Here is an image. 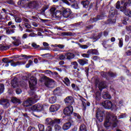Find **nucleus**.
<instances>
[{
  "label": "nucleus",
  "instance_id": "obj_48",
  "mask_svg": "<svg viewBox=\"0 0 131 131\" xmlns=\"http://www.w3.org/2000/svg\"><path fill=\"white\" fill-rule=\"evenodd\" d=\"M115 15H116V12L115 11H112L109 13L108 17L109 18H114Z\"/></svg>",
  "mask_w": 131,
  "mask_h": 131
},
{
  "label": "nucleus",
  "instance_id": "obj_47",
  "mask_svg": "<svg viewBox=\"0 0 131 131\" xmlns=\"http://www.w3.org/2000/svg\"><path fill=\"white\" fill-rule=\"evenodd\" d=\"M38 127L39 131H45V126L42 124H38Z\"/></svg>",
  "mask_w": 131,
  "mask_h": 131
},
{
  "label": "nucleus",
  "instance_id": "obj_55",
  "mask_svg": "<svg viewBox=\"0 0 131 131\" xmlns=\"http://www.w3.org/2000/svg\"><path fill=\"white\" fill-rule=\"evenodd\" d=\"M94 28V25H89L85 27L86 30H90V29H93Z\"/></svg>",
  "mask_w": 131,
  "mask_h": 131
},
{
  "label": "nucleus",
  "instance_id": "obj_34",
  "mask_svg": "<svg viewBox=\"0 0 131 131\" xmlns=\"http://www.w3.org/2000/svg\"><path fill=\"white\" fill-rule=\"evenodd\" d=\"M54 128L55 131H62V127L59 124H55Z\"/></svg>",
  "mask_w": 131,
  "mask_h": 131
},
{
  "label": "nucleus",
  "instance_id": "obj_45",
  "mask_svg": "<svg viewBox=\"0 0 131 131\" xmlns=\"http://www.w3.org/2000/svg\"><path fill=\"white\" fill-rule=\"evenodd\" d=\"M43 45L45 47V48L42 49L44 50L48 51V50H50V48H49V43L47 42H43Z\"/></svg>",
  "mask_w": 131,
  "mask_h": 131
},
{
  "label": "nucleus",
  "instance_id": "obj_17",
  "mask_svg": "<svg viewBox=\"0 0 131 131\" xmlns=\"http://www.w3.org/2000/svg\"><path fill=\"white\" fill-rule=\"evenodd\" d=\"M9 63H11V66L15 67L17 66V65H24V64H26V61H17L15 62L14 60H10Z\"/></svg>",
  "mask_w": 131,
  "mask_h": 131
},
{
  "label": "nucleus",
  "instance_id": "obj_13",
  "mask_svg": "<svg viewBox=\"0 0 131 131\" xmlns=\"http://www.w3.org/2000/svg\"><path fill=\"white\" fill-rule=\"evenodd\" d=\"M80 100L82 102V107L83 108V110H84V111H85V110H86V106L88 107H90V106H91V103L86 101V99H85V98L83 97H82Z\"/></svg>",
  "mask_w": 131,
  "mask_h": 131
},
{
  "label": "nucleus",
  "instance_id": "obj_8",
  "mask_svg": "<svg viewBox=\"0 0 131 131\" xmlns=\"http://www.w3.org/2000/svg\"><path fill=\"white\" fill-rule=\"evenodd\" d=\"M105 18V14L101 13L100 14L97 15L96 17L91 18L90 19V22L91 23H94L95 22H97L100 20H103Z\"/></svg>",
  "mask_w": 131,
  "mask_h": 131
},
{
  "label": "nucleus",
  "instance_id": "obj_46",
  "mask_svg": "<svg viewBox=\"0 0 131 131\" xmlns=\"http://www.w3.org/2000/svg\"><path fill=\"white\" fill-rule=\"evenodd\" d=\"M78 46L80 47L81 49H82L83 50H85L89 48V46L86 45H81L80 43H78Z\"/></svg>",
  "mask_w": 131,
  "mask_h": 131
},
{
  "label": "nucleus",
  "instance_id": "obj_1",
  "mask_svg": "<svg viewBox=\"0 0 131 131\" xmlns=\"http://www.w3.org/2000/svg\"><path fill=\"white\" fill-rule=\"evenodd\" d=\"M121 5H123V6H121L120 2L119 1H117L116 4V9L118 10L120 9V11L122 12L125 16H127L129 18H131V10L127 9L128 7H131V0H128V1H126V2L121 1Z\"/></svg>",
  "mask_w": 131,
  "mask_h": 131
},
{
  "label": "nucleus",
  "instance_id": "obj_40",
  "mask_svg": "<svg viewBox=\"0 0 131 131\" xmlns=\"http://www.w3.org/2000/svg\"><path fill=\"white\" fill-rule=\"evenodd\" d=\"M12 102L14 103V104H17V103H19L20 104L21 103V101H20L19 99H18V98H16L15 97H13L12 100Z\"/></svg>",
  "mask_w": 131,
  "mask_h": 131
},
{
  "label": "nucleus",
  "instance_id": "obj_37",
  "mask_svg": "<svg viewBox=\"0 0 131 131\" xmlns=\"http://www.w3.org/2000/svg\"><path fill=\"white\" fill-rule=\"evenodd\" d=\"M72 33L68 32H63L61 33V36H71Z\"/></svg>",
  "mask_w": 131,
  "mask_h": 131
},
{
  "label": "nucleus",
  "instance_id": "obj_18",
  "mask_svg": "<svg viewBox=\"0 0 131 131\" xmlns=\"http://www.w3.org/2000/svg\"><path fill=\"white\" fill-rule=\"evenodd\" d=\"M77 62L80 66H84V65H88L89 64V60L86 58L79 59Z\"/></svg>",
  "mask_w": 131,
  "mask_h": 131
},
{
  "label": "nucleus",
  "instance_id": "obj_56",
  "mask_svg": "<svg viewBox=\"0 0 131 131\" xmlns=\"http://www.w3.org/2000/svg\"><path fill=\"white\" fill-rule=\"evenodd\" d=\"M41 57H43V58H44V59H48V58H49V57H50V54L46 53L45 54H42V55H41Z\"/></svg>",
  "mask_w": 131,
  "mask_h": 131
},
{
  "label": "nucleus",
  "instance_id": "obj_23",
  "mask_svg": "<svg viewBox=\"0 0 131 131\" xmlns=\"http://www.w3.org/2000/svg\"><path fill=\"white\" fill-rule=\"evenodd\" d=\"M117 76V74L111 71L107 72V80H110V79H113Z\"/></svg>",
  "mask_w": 131,
  "mask_h": 131
},
{
  "label": "nucleus",
  "instance_id": "obj_58",
  "mask_svg": "<svg viewBox=\"0 0 131 131\" xmlns=\"http://www.w3.org/2000/svg\"><path fill=\"white\" fill-rule=\"evenodd\" d=\"M59 58V60H65V59H66V53L64 54V55H60Z\"/></svg>",
  "mask_w": 131,
  "mask_h": 131
},
{
  "label": "nucleus",
  "instance_id": "obj_10",
  "mask_svg": "<svg viewBox=\"0 0 131 131\" xmlns=\"http://www.w3.org/2000/svg\"><path fill=\"white\" fill-rule=\"evenodd\" d=\"M66 59L69 61L72 60V59H74L76 56H79V54L77 53H72V52H67L66 53Z\"/></svg>",
  "mask_w": 131,
  "mask_h": 131
},
{
  "label": "nucleus",
  "instance_id": "obj_53",
  "mask_svg": "<svg viewBox=\"0 0 131 131\" xmlns=\"http://www.w3.org/2000/svg\"><path fill=\"white\" fill-rule=\"evenodd\" d=\"M123 46V39L122 38H121L119 39V48H122Z\"/></svg>",
  "mask_w": 131,
  "mask_h": 131
},
{
  "label": "nucleus",
  "instance_id": "obj_60",
  "mask_svg": "<svg viewBox=\"0 0 131 131\" xmlns=\"http://www.w3.org/2000/svg\"><path fill=\"white\" fill-rule=\"evenodd\" d=\"M106 45H107V41L103 40L102 41V45L103 46V48H104V49H107V47H106Z\"/></svg>",
  "mask_w": 131,
  "mask_h": 131
},
{
  "label": "nucleus",
  "instance_id": "obj_12",
  "mask_svg": "<svg viewBox=\"0 0 131 131\" xmlns=\"http://www.w3.org/2000/svg\"><path fill=\"white\" fill-rule=\"evenodd\" d=\"M28 7L31 9H37L39 8V3L37 1H31L28 4Z\"/></svg>",
  "mask_w": 131,
  "mask_h": 131
},
{
  "label": "nucleus",
  "instance_id": "obj_41",
  "mask_svg": "<svg viewBox=\"0 0 131 131\" xmlns=\"http://www.w3.org/2000/svg\"><path fill=\"white\" fill-rule=\"evenodd\" d=\"M59 3L60 5L64 4L66 5H68V6H70V3L68 0H59Z\"/></svg>",
  "mask_w": 131,
  "mask_h": 131
},
{
  "label": "nucleus",
  "instance_id": "obj_64",
  "mask_svg": "<svg viewBox=\"0 0 131 131\" xmlns=\"http://www.w3.org/2000/svg\"><path fill=\"white\" fill-rule=\"evenodd\" d=\"M126 54L127 56H131V49L127 50Z\"/></svg>",
  "mask_w": 131,
  "mask_h": 131
},
{
  "label": "nucleus",
  "instance_id": "obj_19",
  "mask_svg": "<svg viewBox=\"0 0 131 131\" xmlns=\"http://www.w3.org/2000/svg\"><path fill=\"white\" fill-rule=\"evenodd\" d=\"M0 105H3L4 108H8L10 105V103L8 99H1L0 100Z\"/></svg>",
  "mask_w": 131,
  "mask_h": 131
},
{
  "label": "nucleus",
  "instance_id": "obj_63",
  "mask_svg": "<svg viewBox=\"0 0 131 131\" xmlns=\"http://www.w3.org/2000/svg\"><path fill=\"white\" fill-rule=\"evenodd\" d=\"M28 131H36V129L33 127H29Z\"/></svg>",
  "mask_w": 131,
  "mask_h": 131
},
{
  "label": "nucleus",
  "instance_id": "obj_25",
  "mask_svg": "<svg viewBox=\"0 0 131 131\" xmlns=\"http://www.w3.org/2000/svg\"><path fill=\"white\" fill-rule=\"evenodd\" d=\"M106 81H103L100 82L99 85H98V89L100 92L103 91L104 89L106 88Z\"/></svg>",
  "mask_w": 131,
  "mask_h": 131
},
{
  "label": "nucleus",
  "instance_id": "obj_51",
  "mask_svg": "<svg viewBox=\"0 0 131 131\" xmlns=\"http://www.w3.org/2000/svg\"><path fill=\"white\" fill-rule=\"evenodd\" d=\"M5 90V86L3 84H0V95L1 94H3L4 93V91Z\"/></svg>",
  "mask_w": 131,
  "mask_h": 131
},
{
  "label": "nucleus",
  "instance_id": "obj_3",
  "mask_svg": "<svg viewBox=\"0 0 131 131\" xmlns=\"http://www.w3.org/2000/svg\"><path fill=\"white\" fill-rule=\"evenodd\" d=\"M106 117L105 111L98 108L96 111V118L99 122H102Z\"/></svg>",
  "mask_w": 131,
  "mask_h": 131
},
{
  "label": "nucleus",
  "instance_id": "obj_52",
  "mask_svg": "<svg viewBox=\"0 0 131 131\" xmlns=\"http://www.w3.org/2000/svg\"><path fill=\"white\" fill-rule=\"evenodd\" d=\"M91 55V53H83L81 54L82 57L83 58H87L89 59L90 58V55Z\"/></svg>",
  "mask_w": 131,
  "mask_h": 131
},
{
  "label": "nucleus",
  "instance_id": "obj_6",
  "mask_svg": "<svg viewBox=\"0 0 131 131\" xmlns=\"http://www.w3.org/2000/svg\"><path fill=\"white\" fill-rule=\"evenodd\" d=\"M46 108H48V106L40 103H37L31 107V110L33 111L40 112L41 111H45V109H46Z\"/></svg>",
  "mask_w": 131,
  "mask_h": 131
},
{
  "label": "nucleus",
  "instance_id": "obj_9",
  "mask_svg": "<svg viewBox=\"0 0 131 131\" xmlns=\"http://www.w3.org/2000/svg\"><path fill=\"white\" fill-rule=\"evenodd\" d=\"M30 89L32 90H34V88L36 84L37 83V81L36 79L34 78V77H32L30 78V80L29 81Z\"/></svg>",
  "mask_w": 131,
  "mask_h": 131
},
{
  "label": "nucleus",
  "instance_id": "obj_22",
  "mask_svg": "<svg viewBox=\"0 0 131 131\" xmlns=\"http://www.w3.org/2000/svg\"><path fill=\"white\" fill-rule=\"evenodd\" d=\"M59 106L58 105H55L53 104L51 105L50 107V112H53V113H55L54 114H56V112L59 110Z\"/></svg>",
  "mask_w": 131,
  "mask_h": 131
},
{
  "label": "nucleus",
  "instance_id": "obj_36",
  "mask_svg": "<svg viewBox=\"0 0 131 131\" xmlns=\"http://www.w3.org/2000/svg\"><path fill=\"white\" fill-rule=\"evenodd\" d=\"M110 123H111V122L109 121L108 118H106L104 123V127H109V126H110V124H109Z\"/></svg>",
  "mask_w": 131,
  "mask_h": 131
},
{
  "label": "nucleus",
  "instance_id": "obj_4",
  "mask_svg": "<svg viewBox=\"0 0 131 131\" xmlns=\"http://www.w3.org/2000/svg\"><path fill=\"white\" fill-rule=\"evenodd\" d=\"M102 105L105 109H108L112 111L116 109V105L113 103L110 100H105L102 103Z\"/></svg>",
  "mask_w": 131,
  "mask_h": 131
},
{
  "label": "nucleus",
  "instance_id": "obj_49",
  "mask_svg": "<svg viewBox=\"0 0 131 131\" xmlns=\"http://www.w3.org/2000/svg\"><path fill=\"white\" fill-rule=\"evenodd\" d=\"M107 22L108 24H114L115 23V19L110 18L107 19Z\"/></svg>",
  "mask_w": 131,
  "mask_h": 131
},
{
  "label": "nucleus",
  "instance_id": "obj_43",
  "mask_svg": "<svg viewBox=\"0 0 131 131\" xmlns=\"http://www.w3.org/2000/svg\"><path fill=\"white\" fill-rule=\"evenodd\" d=\"M71 64L73 66V68L74 69H77L78 67V63L76 61H73L71 62Z\"/></svg>",
  "mask_w": 131,
  "mask_h": 131
},
{
  "label": "nucleus",
  "instance_id": "obj_39",
  "mask_svg": "<svg viewBox=\"0 0 131 131\" xmlns=\"http://www.w3.org/2000/svg\"><path fill=\"white\" fill-rule=\"evenodd\" d=\"M101 76L103 77V78H106L108 80V72H101Z\"/></svg>",
  "mask_w": 131,
  "mask_h": 131
},
{
  "label": "nucleus",
  "instance_id": "obj_33",
  "mask_svg": "<svg viewBox=\"0 0 131 131\" xmlns=\"http://www.w3.org/2000/svg\"><path fill=\"white\" fill-rule=\"evenodd\" d=\"M11 85L13 88H17L18 86V83H17V80L16 79H13L11 81Z\"/></svg>",
  "mask_w": 131,
  "mask_h": 131
},
{
  "label": "nucleus",
  "instance_id": "obj_62",
  "mask_svg": "<svg viewBox=\"0 0 131 131\" xmlns=\"http://www.w3.org/2000/svg\"><path fill=\"white\" fill-rule=\"evenodd\" d=\"M90 71V69L88 67L85 68V72L86 73V75L88 77L89 76V71Z\"/></svg>",
  "mask_w": 131,
  "mask_h": 131
},
{
  "label": "nucleus",
  "instance_id": "obj_7",
  "mask_svg": "<svg viewBox=\"0 0 131 131\" xmlns=\"http://www.w3.org/2000/svg\"><path fill=\"white\" fill-rule=\"evenodd\" d=\"M107 117L106 118H108L111 123H113V122H115L114 123V126L116 127V126H117V123H116L117 122V117H116V116H113L109 113H107Z\"/></svg>",
  "mask_w": 131,
  "mask_h": 131
},
{
  "label": "nucleus",
  "instance_id": "obj_59",
  "mask_svg": "<svg viewBox=\"0 0 131 131\" xmlns=\"http://www.w3.org/2000/svg\"><path fill=\"white\" fill-rule=\"evenodd\" d=\"M55 47H57V48H59V49H64V47H65V46L63 45H57L55 44Z\"/></svg>",
  "mask_w": 131,
  "mask_h": 131
},
{
  "label": "nucleus",
  "instance_id": "obj_29",
  "mask_svg": "<svg viewBox=\"0 0 131 131\" xmlns=\"http://www.w3.org/2000/svg\"><path fill=\"white\" fill-rule=\"evenodd\" d=\"M50 77H52V78H57V77H59V74L57 72H52L50 71Z\"/></svg>",
  "mask_w": 131,
  "mask_h": 131
},
{
  "label": "nucleus",
  "instance_id": "obj_14",
  "mask_svg": "<svg viewBox=\"0 0 131 131\" xmlns=\"http://www.w3.org/2000/svg\"><path fill=\"white\" fill-rule=\"evenodd\" d=\"M72 14V11H71V9L69 8L65 9L62 11V16L64 18H69Z\"/></svg>",
  "mask_w": 131,
  "mask_h": 131
},
{
  "label": "nucleus",
  "instance_id": "obj_57",
  "mask_svg": "<svg viewBox=\"0 0 131 131\" xmlns=\"http://www.w3.org/2000/svg\"><path fill=\"white\" fill-rule=\"evenodd\" d=\"M60 92V90H59V88H56L54 91H53V94H54V95H58V94H59V92Z\"/></svg>",
  "mask_w": 131,
  "mask_h": 131
},
{
  "label": "nucleus",
  "instance_id": "obj_54",
  "mask_svg": "<svg viewBox=\"0 0 131 131\" xmlns=\"http://www.w3.org/2000/svg\"><path fill=\"white\" fill-rule=\"evenodd\" d=\"M33 61L31 60H29L28 61V63H27L26 66V68H29L31 65H32Z\"/></svg>",
  "mask_w": 131,
  "mask_h": 131
},
{
  "label": "nucleus",
  "instance_id": "obj_15",
  "mask_svg": "<svg viewBox=\"0 0 131 131\" xmlns=\"http://www.w3.org/2000/svg\"><path fill=\"white\" fill-rule=\"evenodd\" d=\"M11 38H12L13 40H14L13 42H12V43L13 46H15V47H18L21 45V40H20V37H17L16 36H12Z\"/></svg>",
  "mask_w": 131,
  "mask_h": 131
},
{
  "label": "nucleus",
  "instance_id": "obj_42",
  "mask_svg": "<svg viewBox=\"0 0 131 131\" xmlns=\"http://www.w3.org/2000/svg\"><path fill=\"white\" fill-rule=\"evenodd\" d=\"M63 82L67 86H70V80L68 78H64V81Z\"/></svg>",
  "mask_w": 131,
  "mask_h": 131
},
{
  "label": "nucleus",
  "instance_id": "obj_16",
  "mask_svg": "<svg viewBox=\"0 0 131 131\" xmlns=\"http://www.w3.org/2000/svg\"><path fill=\"white\" fill-rule=\"evenodd\" d=\"M33 104V99L32 98H29L27 100L24 101L23 105L24 107H29Z\"/></svg>",
  "mask_w": 131,
  "mask_h": 131
},
{
  "label": "nucleus",
  "instance_id": "obj_5",
  "mask_svg": "<svg viewBox=\"0 0 131 131\" xmlns=\"http://www.w3.org/2000/svg\"><path fill=\"white\" fill-rule=\"evenodd\" d=\"M73 113V106L71 105L66 107L63 110L64 115L70 117V119H72Z\"/></svg>",
  "mask_w": 131,
  "mask_h": 131
},
{
  "label": "nucleus",
  "instance_id": "obj_30",
  "mask_svg": "<svg viewBox=\"0 0 131 131\" xmlns=\"http://www.w3.org/2000/svg\"><path fill=\"white\" fill-rule=\"evenodd\" d=\"M56 82L53 79L50 78V89H54L56 86Z\"/></svg>",
  "mask_w": 131,
  "mask_h": 131
},
{
  "label": "nucleus",
  "instance_id": "obj_27",
  "mask_svg": "<svg viewBox=\"0 0 131 131\" xmlns=\"http://www.w3.org/2000/svg\"><path fill=\"white\" fill-rule=\"evenodd\" d=\"M87 54H90V55H99V52L96 49H90L87 51Z\"/></svg>",
  "mask_w": 131,
  "mask_h": 131
},
{
  "label": "nucleus",
  "instance_id": "obj_21",
  "mask_svg": "<svg viewBox=\"0 0 131 131\" xmlns=\"http://www.w3.org/2000/svg\"><path fill=\"white\" fill-rule=\"evenodd\" d=\"M41 82H43L46 86L49 88L50 86V79L47 77V76H44L42 77L40 79Z\"/></svg>",
  "mask_w": 131,
  "mask_h": 131
},
{
  "label": "nucleus",
  "instance_id": "obj_2",
  "mask_svg": "<svg viewBox=\"0 0 131 131\" xmlns=\"http://www.w3.org/2000/svg\"><path fill=\"white\" fill-rule=\"evenodd\" d=\"M56 10H57V8L54 6H52L50 9V14L51 15L50 19L52 20H59L61 19V17H62V12L60 10H56Z\"/></svg>",
  "mask_w": 131,
  "mask_h": 131
},
{
  "label": "nucleus",
  "instance_id": "obj_61",
  "mask_svg": "<svg viewBox=\"0 0 131 131\" xmlns=\"http://www.w3.org/2000/svg\"><path fill=\"white\" fill-rule=\"evenodd\" d=\"M32 47H33V48H34L35 49H38L39 47V45H37L36 43L34 42L32 43Z\"/></svg>",
  "mask_w": 131,
  "mask_h": 131
},
{
  "label": "nucleus",
  "instance_id": "obj_24",
  "mask_svg": "<svg viewBox=\"0 0 131 131\" xmlns=\"http://www.w3.org/2000/svg\"><path fill=\"white\" fill-rule=\"evenodd\" d=\"M71 125H72V123L70 121L65 123L63 124L62 126V129L63 130H68L70 127H71Z\"/></svg>",
  "mask_w": 131,
  "mask_h": 131
},
{
  "label": "nucleus",
  "instance_id": "obj_32",
  "mask_svg": "<svg viewBox=\"0 0 131 131\" xmlns=\"http://www.w3.org/2000/svg\"><path fill=\"white\" fill-rule=\"evenodd\" d=\"M95 98L96 101H100L101 100V93L99 91L96 92L95 95Z\"/></svg>",
  "mask_w": 131,
  "mask_h": 131
},
{
  "label": "nucleus",
  "instance_id": "obj_38",
  "mask_svg": "<svg viewBox=\"0 0 131 131\" xmlns=\"http://www.w3.org/2000/svg\"><path fill=\"white\" fill-rule=\"evenodd\" d=\"M6 34H13V33H15V29H7L6 30Z\"/></svg>",
  "mask_w": 131,
  "mask_h": 131
},
{
  "label": "nucleus",
  "instance_id": "obj_44",
  "mask_svg": "<svg viewBox=\"0 0 131 131\" xmlns=\"http://www.w3.org/2000/svg\"><path fill=\"white\" fill-rule=\"evenodd\" d=\"M72 116V118L73 117H77V119H81V116L78 113H74Z\"/></svg>",
  "mask_w": 131,
  "mask_h": 131
},
{
  "label": "nucleus",
  "instance_id": "obj_11",
  "mask_svg": "<svg viewBox=\"0 0 131 131\" xmlns=\"http://www.w3.org/2000/svg\"><path fill=\"white\" fill-rule=\"evenodd\" d=\"M64 102L66 105H67L68 106H71V105L74 103V99L72 96H69L64 99Z\"/></svg>",
  "mask_w": 131,
  "mask_h": 131
},
{
  "label": "nucleus",
  "instance_id": "obj_35",
  "mask_svg": "<svg viewBox=\"0 0 131 131\" xmlns=\"http://www.w3.org/2000/svg\"><path fill=\"white\" fill-rule=\"evenodd\" d=\"M57 101V97L56 96H52L50 99V104H54Z\"/></svg>",
  "mask_w": 131,
  "mask_h": 131
},
{
  "label": "nucleus",
  "instance_id": "obj_50",
  "mask_svg": "<svg viewBox=\"0 0 131 131\" xmlns=\"http://www.w3.org/2000/svg\"><path fill=\"white\" fill-rule=\"evenodd\" d=\"M71 86H72V89L74 90V91H79V88H78V86H76V85H75V84L72 83L71 84Z\"/></svg>",
  "mask_w": 131,
  "mask_h": 131
},
{
  "label": "nucleus",
  "instance_id": "obj_26",
  "mask_svg": "<svg viewBox=\"0 0 131 131\" xmlns=\"http://www.w3.org/2000/svg\"><path fill=\"white\" fill-rule=\"evenodd\" d=\"M82 5H83V7L85 8V9H88L89 8V6H90V4H91V2L89 0H85L82 1L81 2Z\"/></svg>",
  "mask_w": 131,
  "mask_h": 131
},
{
  "label": "nucleus",
  "instance_id": "obj_20",
  "mask_svg": "<svg viewBox=\"0 0 131 131\" xmlns=\"http://www.w3.org/2000/svg\"><path fill=\"white\" fill-rule=\"evenodd\" d=\"M62 122L61 119H54V120H51L50 122V125L51 126H54V124H60Z\"/></svg>",
  "mask_w": 131,
  "mask_h": 131
},
{
  "label": "nucleus",
  "instance_id": "obj_31",
  "mask_svg": "<svg viewBox=\"0 0 131 131\" xmlns=\"http://www.w3.org/2000/svg\"><path fill=\"white\" fill-rule=\"evenodd\" d=\"M79 131H88L86 125L83 123L79 126Z\"/></svg>",
  "mask_w": 131,
  "mask_h": 131
},
{
  "label": "nucleus",
  "instance_id": "obj_28",
  "mask_svg": "<svg viewBox=\"0 0 131 131\" xmlns=\"http://www.w3.org/2000/svg\"><path fill=\"white\" fill-rule=\"evenodd\" d=\"M103 99H105V100H111V98L112 97H111V95L109 94V92H104L103 93Z\"/></svg>",
  "mask_w": 131,
  "mask_h": 131
}]
</instances>
